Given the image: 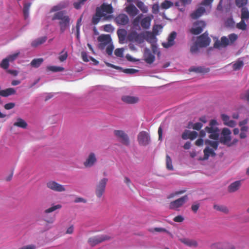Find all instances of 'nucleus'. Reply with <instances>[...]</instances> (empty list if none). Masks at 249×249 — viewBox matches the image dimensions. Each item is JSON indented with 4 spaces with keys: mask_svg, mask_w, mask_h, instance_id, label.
I'll use <instances>...</instances> for the list:
<instances>
[{
    "mask_svg": "<svg viewBox=\"0 0 249 249\" xmlns=\"http://www.w3.org/2000/svg\"><path fill=\"white\" fill-rule=\"evenodd\" d=\"M218 123L215 120H212L209 123V125L206 126L204 130H202L199 132L200 137H204L206 133L210 134L209 136L211 139L217 140L219 136V129L217 127Z\"/></svg>",
    "mask_w": 249,
    "mask_h": 249,
    "instance_id": "obj_1",
    "label": "nucleus"
},
{
    "mask_svg": "<svg viewBox=\"0 0 249 249\" xmlns=\"http://www.w3.org/2000/svg\"><path fill=\"white\" fill-rule=\"evenodd\" d=\"M53 20H60L59 24L61 33H63L69 27L70 18L66 15L65 11H58L55 13L52 18Z\"/></svg>",
    "mask_w": 249,
    "mask_h": 249,
    "instance_id": "obj_2",
    "label": "nucleus"
},
{
    "mask_svg": "<svg viewBox=\"0 0 249 249\" xmlns=\"http://www.w3.org/2000/svg\"><path fill=\"white\" fill-rule=\"evenodd\" d=\"M231 130L226 127H224L222 129L221 132V137L219 139V142L225 145H227L228 146H231V144H229L231 140Z\"/></svg>",
    "mask_w": 249,
    "mask_h": 249,
    "instance_id": "obj_3",
    "label": "nucleus"
},
{
    "mask_svg": "<svg viewBox=\"0 0 249 249\" xmlns=\"http://www.w3.org/2000/svg\"><path fill=\"white\" fill-rule=\"evenodd\" d=\"M145 39L144 33L138 34L135 31H132L128 34L127 39L130 42H135L141 44Z\"/></svg>",
    "mask_w": 249,
    "mask_h": 249,
    "instance_id": "obj_4",
    "label": "nucleus"
},
{
    "mask_svg": "<svg viewBox=\"0 0 249 249\" xmlns=\"http://www.w3.org/2000/svg\"><path fill=\"white\" fill-rule=\"evenodd\" d=\"M108 181L107 178H103L98 182L95 188V195L98 198H101L105 192L106 187Z\"/></svg>",
    "mask_w": 249,
    "mask_h": 249,
    "instance_id": "obj_5",
    "label": "nucleus"
},
{
    "mask_svg": "<svg viewBox=\"0 0 249 249\" xmlns=\"http://www.w3.org/2000/svg\"><path fill=\"white\" fill-rule=\"evenodd\" d=\"M110 239L111 237L107 235H97L89 238L88 240V243L91 247H94L99 243Z\"/></svg>",
    "mask_w": 249,
    "mask_h": 249,
    "instance_id": "obj_6",
    "label": "nucleus"
},
{
    "mask_svg": "<svg viewBox=\"0 0 249 249\" xmlns=\"http://www.w3.org/2000/svg\"><path fill=\"white\" fill-rule=\"evenodd\" d=\"M188 200L187 195H185L174 201L170 203L169 208L170 209L177 210L183 206L184 204Z\"/></svg>",
    "mask_w": 249,
    "mask_h": 249,
    "instance_id": "obj_7",
    "label": "nucleus"
},
{
    "mask_svg": "<svg viewBox=\"0 0 249 249\" xmlns=\"http://www.w3.org/2000/svg\"><path fill=\"white\" fill-rule=\"evenodd\" d=\"M114 134L123 144L125 145H128L129 144V137L124 131L115 130L114 131Z\"/></svg>",
    "mask_w": 249,
    "mask_h": 249,
    "instance_id": "obj_8",
    "label": "nucleus"
},
{
    "mask_svg": "<svg viewBox=\"0 0 249 249\" xmlns=\"http://www.w3.org/2000/svg\"><path fill=\"white\" fill-rule=\"evenodd\" d=\"M138 141L139 144L141 145H148L150 142L149 134L146 131H141L138 135Z\"/></svg>",
    "mask_w": 249,
    "mask_h": 249,
    "instance_id": "obj_9",
    "label": "nucleus"
},
{
    "mask_svg": "<svg viewBox=\"0 0 249 249\" xmlns=\"http://www.w3.org/2000/svg\"><path fill=\"white\" fill-rule=\"evenodd\" d=\"M194 28L190 29V32L193 35H197L202 32L206 26V23L202 20L197 21L194 23Z\"/></svg>",
    "mask_w": 249,
    "mask_h": 249,
    "instance_id": "obj_10",
    "label": "nucleus"
},
{
    "mask_svg": "<svg viewBox=\"0 0 249 249\" xmlns=\"http://www.w3.org/2000/svg\"><path fill=\"white\" fill-rule=\"evenodd\" d=\"M102 18H103L104 20H107L112 18H113V16L102 14L99 11L96 9L95 14L93 16L92 18V23L94 25L97 24Z\"/></svg>",
    "mask_w": 249,
    "mask_h": 249,
    "instance_id": "obj_11",
    "label": "nucleus"
},
{
    "mask_svg": "<svg viewBox=\"0 0 249 249\" xmlns=\"http://www.w3.org/2000/svg\"><path fill=\"white\" fill-rule=\"evenodd\" d=\"M211 39L206 32L200 35L197 38V43L200 47H205L209 45Z\"/></svg>",
    "mask_w": 249,
    "mask_h": 249,
    "instance_id": "obj_12",
    "label": "nucleus"
},
{
    "mask_svg": "<svg viewBox=\"0 0 249 249\" xmlns=\"http://www.w3.org/2000/svg\"><path fill=\"white\" fill-rule=\"evenodd\" d=\"M48 188L54 191L61 192L65 191V187L54 181H50L46 184Z\"/></svg>",
    "mask_w": 249,
    "mask_h": 249,
    "instance_id": "obj_13",
    "label": "nucleus"
},
{
    "mask_svg": "<svg viewBox=\"0 0 249 249\" xmlns=\"http://www.w3.org/2000/svg\"><path fill=\"white\" fill-rule=\"evenodd\" d=\"M97 160L95 153L91 152L89 153L83 164L86 168L92 167L97 162Z\"/></svg>",
    "mask_w": 249,
    "mask_h": 249,
    "instance_id": "obj_14",
    "label": "nucleus"
},
{
    "mask_svg": "<svg viewBox=\"0 0 249 249\" xmlns=\"http://www.w3.org/2000/svg\"><path fill=\"white\" fill-rule=\"evenodd\" d=\"M102 14H111L113 12V8L111 4H107L105 3H103L100 7L96 8Z\"/></svg>",
    "mask_w": 249,
    "mask_h": 249,
    "instance_id": "obj_15",
    "label": "nucleus"
},
{
    "mask_svg": "<svg viewBox=\"0 0 249 249\" xmlns=\"http://www.w3.org/2000/svg\"><path fill=\"white\" fill-rule=\"evenodd\" d=\"M115 21L118 25H125L129 22L128 16L124 14H121L118 15L115 18Z\"/></svg>",
    "mask_w": 249,
    "mask_h": 249,
    "instance_id": "obj_16",
    "label": "nucleus"
},
{
    "mask_svg": "<svg viewBox=\"0 0 249 249\" xmlns=\"http://www.w3.org/2000/svg\"><path fill=\"white\" fill-rule=\"evenodd\" d=\"M229 39L226 36H222L220 40H216L213 45L215 48L220 49L227 46L229 44Z\"/></svg>",
    "mask_w": 249,
    "mask_h": 249,
    "instance_id": "obj_17",
    "label": "nucleus"
},
{
    "mask_svg": "<svg viewBox=\"0 0 249 249\" xmlns=\"http://www.w3.org/2000/svg\"><path fill=\"white\" fill-rule=\"evenodd\" d=\"M198 136V133L196 131H190L185 130L181 135V138L183 140L190 139L195 140Z\"/></svg>",
    "mask_w": 249,
    "mask_h": 249,
    "instance_id": "obj_18",
    "label": "nucleus"
},
{
    "mask_svg": "<svg viewBox=\"0 0 249 249\" xmlns=\"http://www.w3.org/2000/svg\"><path fill=\"white\" fill-rule=\"evenodd\" d=\"M122 100L127 104H134L139 101V98L137 96L124 95L122 97Z\"/></svg>",
    "mask_w": 249,
    "mask_h": 249,
    "instance_id": "obj_19",
    "label": "nucleus"
},
{
    "mask_svg": "<svg viewBox=\"0 0 249 249\" xmlns=\"http://www.w3.org/2000/svg\"><path fill=\"white\" fill-rule=\"evenodd\" d=\"M144 60L146 63L151 64L154 62L155 57L149 50H146L144 53Z\"/></svg>",
    "mask_w": 249,
    "mask_h": 249,
    "instance_id": "obj_20",
    "label": "nucleus"
},
{
    "mask_svg": "<svg viewBox=\"0 0 249 249\" xmlns=\"http://www.w3.org/2000/svg\"><path fill=\"white\" fill-rule=\"evenodd\" d=\"M221 118L224 122V124L231 127H233L236 125V122L233 120H230V117L225 114L221 115Z\"/></svg>",
    "mask_w": 249,
    "mask_h": 249,
    "instance_id": "obj_21",
    "label": "nucleus"
},
{
    "mask_svg": "<svg viewBox=\"0 0 249 249\" xmlns=\"http://www.w3.org/2000/svg\"><path fill=\"white\" fill-rule=\"evenodd\" d=\"M176 32H172L168 37L167 42L162 43L163 47L167 48L173 46L174 44V40L176 38Z\"/></svg>",
    "mask_w": 249,
    "mask_h": 249,
    "instance_id": "obj_22",
    "label": "nucleus"
},
{
    "mask_svg": "<svg viewBox=\"0 0 249 249\" xmlns=\"http://www.w3.org/2000/svg\"><path fill=\"white\" fill-rule=\"evenodd\" d=\"M206 11L203 7H198L196 11L191 14V17L194 19H196L201 17Z\"/></svg>",
    "mask_w": 249,
    "mask_h": 249,
    "instance_id": "obj_23",
    "label": "nucleus"
},
{
    "mask_svg": "<svg viewBox=\"0 0 249 249\" xmlns=\"http://www.w3.org/2000/svg\"><path fill=\"white\" fill-rule=\"evenodd\" d=\"M117 35L119 38V42L123 44L125 40L127 32L124 29H120L117 30Z\"/></svg>",
    "mask_w": 249,
    "mask_h": 249,
    "instance_id": "obj_24",
    "label": "nucleus"
},
{
    "mask_svg": "<svg viewBox=\"0 0 249 249\" xmlns=\"http://www.w3.org/2000/svg\"><path fill=\"white\" fill-rule=\"evenodd\" d=\"M179 241L186 246L190 247H196L198 245L197 242L196 240L193 239H190L188 238H184L180 239Z\"/></svg>",
    "mask_w": 249,
    "mask_h": 249,
    "instance_id": "obj_25",
    "label": "nucleus"
},
{
    "mask_svg": "<svg viewBox=\"0 0 249 249\" xmlns=\"http://www.w3.org/2000/svg\"><path fill=\"white\" fill-rule=\"evenodd\" d=\"M69 5L68 1H62L58 3L57 5L53 6L50 10V12L52 13L54 12L58 11L62 9L67 7Z\"/></svg>",
    "mask_w": 249,
    "mask_h": 249,
    "instance_id": "obj_26",
    "label": "nucleus"
},
{
    "mask_svg": "<svg viewBox=\"0 0 249 249\" xmlns=\"http://www.w3.org/2000/svg\"><path fill=\"white\" fill-rule=\"evenodd\" d=\"M126 11L131 17L136 16L139 12L137 8L133 4H130L126 7Z\"/></svg>",
    "mask_w": 249,
    "mask_h": 249,
    "instance_id": "obj_27",
    "label": "nucleus"
},
{
    "mask_svg": "<svg viewBox=\"0 0 249 249\" xmlns=\"http://www.w3.org/2000/svg\"><path fill=\"white\" fill-rule=\"evenodd\" d=\"M152 18V16H151V17L150 16H147L142 19L141 24L143 29H148L149 28Z\"/></svg>",
    "mask_w": 249,
    "mask_h": 249,
    "instance_id": "obj_28",
    "label": "nucleus"
},
{
    "mask_svg": "<svg viewBox=\"0 0 249 249\" xmlns=\"http://www.w3.org/2000/svg\"><path fill=\"white\" fill-rule=\"evenodd\" d=\"M241 185V181L238 180L231 183L228 187V191L232 193L238 190Z\"/></svg>",
    "mask_w": 249,
    "mask_h": 249,
    "instance_id": "obj_29",
    "label": "nucleus"
},
{
    "mask_svg": "<svg viewBox=\"0 0 249 249\" xmlns=\"http://www.w3.org/2000/svg\"><path fill=\"white\" fill-rule=\"evenodd\" d=\"M46 36H43L38 38L32 42L31 45L33 47H36L44 43L46 41Z\"/></svg>",
    "mask_w": 249,
    "mask_h": 249,
    "instance_id": "obj_30",
    "label": "nucleus"
},
{
    "mask_svg": "<svg viewBox=\"0 0 249 249\" xmlns=\"http://www.w3.org/2000/svg\"><path fill=\"white\" fill-rule=\"evenodd\" d=\"M204 160H208L210 156L214 157L216 155L214 151L209 147H206L204 150Z\"/></svg>",
    "mask_w": 249,
    "mask_h": 249,
    "instance_id": "obj_31",
    "label": "nucleus"
},
{
    "mask_svg": "<svg viewBox=\"0 0 249 249\" xmlns=\"http://www.w3.org/2000/svg\"><path fill=\"white\" fill-rule=\"evenodd\" d=\"M44 59L42 58H35L32 60L30 65L35 68H38L43 63Z\"/></svg>",
    "mask_w": 249,
    "mask_h": 249,
    "instance_id": "obj_32",
    "label": "nucleus"
},
{
    "mask_svg": "<svg viewBox=\"0 0 249 249\" xmlns=\"http://www.w3.org/2000/svg\"><path fill=\"white\" fill-rule=\"evenodd\" d=\"M27 123L21 118H18L17 121L14 124V125L22 128H26L27 126Z\"/></svg>",
    "mask_w": 249,
    "mask_h": 249,
    "instance_id": "obj_33",
    "label": "nucleus"
},
{
    "mask_svg": "<svg viewBox=\"0 0 249 249\" xmlns=\"http://www.w3.org/2000/svg\"><path fill=\"white\" fill-rule=\"evenodd\" d=\"M213 208L216 211L221 212L225 214H228L229 212L228 208L224 205H214Z\"/></svg>",
    "mask_w": 249,
    "mask_h": 249,
    "instance_id": "obj_34",
    "label": "nucleus"
},
{
    "mask_svg": "<svg viewBox=\"0 0 249 249\" xmlns=\"http://www.w3.org/2000/svg\"><path fill=\"white\" fill-rule=\"evenodd\" d=\"M243 61L239 59L232 64V69L234 71H236L240 70L243 67Z\"/></svg>",
    "mask_w": 249,
    "mask_h": 249,
    "instance_id": "obj_35",
    "label": "nucleus"
},
{
    "mask_svg": "<svg viewBox=\"0 0 249 249\" xmlns=\"http://www.w3.org/2000/svg\"><path fill=\"white\" fill-rule=\"evenodd\" d=\"M31 5V2L25 3L24 4L23 12V14H24V17L25 19L29 17V10H30Z\"/></svg>",
    "mask_w": 249,
    "mask_h": 249,
    "instance_id": "obj_36",
    "label": "nucleus"
},
{
    "mask_svg": "<svg viewBox=\"0 0 249 249\" xmlns=\"http://www.w3.org/2000/svg\"><path fill=\"white\" fill-rule=\"evenodd\" d=\"M203 126V124L201 123H196L193 124L192 123H189L188 124V128H192L193 129L196 130H199Z\"/></svg>",
    "mask_w": 249,
    "mask_h": 249,
    "instance_id": "obj_37",
    "label": "nucleus"
},
{
    "mask_svg": "<svg viewBox=\"0 0 249 249\" xmlns=\"http://www.w3.org/2000/svg\"><path fill=\"white\" fill-rule=\"evenodd\" d=\"M241 18L243 20L249 18V11L247 8H242Z\"/></svg>",
    "mask_w": 249,
    "mask_h": 249,
    "instance_id": "obj_38",
    "label": "nucleus"
},
{
    "mask_svg": "<svg viewBox=\"0 0 249 249\" xmlns=\"http://www.w3.org/2000/svg\"><path fill=\"white\" fill-rule=\"evenodd\" d=\"M136 5L138 8L144 13L148 12V7L141 1H138L136 3Z\"/></svg>",
    "mask_w": 249,
    "mask_h": 249,
    "instance_id": "obj_39",
    "label": "nucleus"
},
{
    "mask_svg": "<svg viewBox=\"0 0 249 249\" xmlns=\"http://www.w3.org/2000/svg\"><path fill=\"white\" fill-rule=\"evenodd\" d=\"M166 166L169 170L173 171L174 170L172 160L168 155L166 156Z\"/></svg>",
    "mask_w": 249,
    "mask_h": 249,
    "instance_id": "obj_40",
    "label": "nucleus"
},
{
    "mask_svg": "<svg viewBox=\"0 0 249 249\" xmlns=\"http://www.w3.org/2000/svg\"><path fill=\"white\" fill-rule=\"evenodd\" d=\"M191 71H193L199 73H207L209 72L210 69L209 68H205L200 67L192 68L191 69Z\"/></svg>",
    "mask_w": 249,
    "mask_h": 249,
    "instance_id": "obj_41",
    "label": "nucleus"
},
{
    "mask_svg": "<svg viewBox=\"0 0 249 249\" xmlns=\"http://www.w3.org/2000/svg\"><path fill=\"white\" fill-rule=\"evenodd\" d=\"M98 40L101 42H104L105 44H107L110 40L109 35H101L99 36Z\"/></svg>",
    "mask_w": 249,
    "mask_h": 249,
    "instance_id": "obj_42",
    "label": "nucleus"
},
{
    "mask_svg": "<svg viewBox=\"0 0 249 249\" xmlns=\"http://www.w3.org/2000/svg\"><path fill=\"white\" fill-rule=\"evenodd\" d=\"M62 208V205L60 204H57L56 205L52 206L50 208L47 209L45 210L44 212L46 213H52L57 209H60Z\"/></svg>",
    "mask_w": 249,
    "mask_h": 249,
    "instance_id": "obj_43",
    "label": "nucleus"
},
{
    "mask_svg": "<svg viewBox=\"0 0 249 249\" xmlns=\"http://www.w3.org/2000/svg\"><path fill=\"white\" fill-rule=\"evenodd\" d=\"M82 19V17L81 16L77 21L76 26V37L78 39H79L80 36V27L81 25V21Z\"/></svg>",
    "mask_w": 249,
    "mask_h": 249,
    "instance_id": "obj_44",
    "label": "nucleus"
},
{
    "mask_svg": "<svg viewBox=\"0 0 249 249\" xmlns=\"http://www.w3.org/2000/svg\"><path fill=\"white\" fill-rule=\"evenodd\" d=\"M19 54H20V52H16V53H14L13 54L8 55L6 58L7 59H8V61L9 62H13L18 58Z\"/></svg>",
    "mask_w": 249,
    "mask_h": 249,
    "instance_id": "obj_45",
    "label": "nucleus"
},
{
    "mask_svg": "<svg viewBox=\"0 0 249 249\" xmlns=\"http://www.w3.org/2000/svg\"><path fill=\"white\" fill-rule=\"evenodd\" d=\"M219 142L212 141L209 140H207L205 141V143L213 147L214 149V150H216L219 144Z\"/></svg>",
    "mask_w": 249,
    "mask_h": 249,
    "instance_id": "obj_46",
    "label": "nucleus"
},
{
    "mask_svg": "<svg viewBox=\"0 0 249 249\" xmlns=\"http://www.w3.org/2000/svg\"><path fill=\"white\" fill-rule=\"evenodd\" d=\"M9 66V62L8 61V59L6 58L3 59L0 63V67L4 70H7Z\"/></svg>",
    "mask_w": 249,
    "mask_h": 249,
    "instance_id": "obj_47",
    "label": "nucleus"
},
{
    "mask_svg": "<svg viewBox=\"0 0 249 249\" xmlns=\"http://www.w3.org/2000/svg\"><path fill=\"white\" fill-rule=\"evenodd\" d=\"M248 0H235V4L239 8H243L247 4Z\"/></svg>",
    "mask_w": 249,
    "mask_h": 249,
    "instance_id": "obj_48",
    "label": "nucleus"
},
{
    "mask_svg": "<svg viewBox=\"0 0 249 249\" xmlns=\"http://www.w3.org/2000/svg\"><path fill=\"white\" fill-rule=\"evenodd\" d=\"M173 5V3L171 1L165 0L161 4L162 9H167Z\"/></svg>",
    "mask_w": 249,
    "mask_h": 249,
    "instance_id": "obj_49",
    "label": "nucleus"
},
{
    "mask_svg": "<svg viewBox=\"0 0 249 249\" xmlns=\"http://www.w3.org/2000/svg\"><path fill=\"white\" fill-rule=\"evenodd\" d=\"M47 69L50 71L53 72L61 71L64 70V68L61 67L56 66H49L47 67Z\"/></svg>",
    "mask_w": 249,
    "mask_h": 249,
    "instance_id": "obj_50",
    "label": "nucleus"
},
{
    "mask_svg": "<svg viewBox=\"0 0 249 249\" xmlns=\"http://www.w3.org/2000/svg\"><path fill=\"white\" fill-rule=\"evenodd\" d=\"M236 27L239 29L245 30L247 28V25L245 22V20L241 19V21L237 24Z\"/></svg>",
    "mask_w": 249,
    "mask_h": 249,
    "instance_id": "obj_51",
    "label": "nucleus"
},
{
    "mask_svg": "<svg viewBox=\"0 0 249 249\" xmlns=\"http://www.w3.org/2000/svg\"><path fill=\"white\" fill-rule=\"evenodd\" d=\"M87 0H77L76 2L73 3V6L76 9H79L81 8V5Z\"/></svg>",
    "mask_w": 249,
    "mask_h": 249,
    "instance_id": "obj_52",
    "label": "nucleus"
},
{
    "mask_svg": "<svg viewBox=\"0 0 249 249\" xmlns=\"http://www.w3.org/2000/svg\"><path fill=\"white\" fill-rule=\"evenodd\" d=\"M192 0H179V1L176 2L175 5L176 6L179 7L181 3L182 5L185 6L186 5L190 4Z\"/></svg>",
    "mask_w": 249,
    "mask_h": 249,
    "instance_id": "obj_53",
    "label": "nucleus"
},
{
    "mask_svg": "<svg viewBox=\"0 0 249 249\" xmlns=\"http://www.w3.org/2000/svg\"><path fill=\"white\" fill-rule=\"evenodd\" d=\"M124 51V48H117L114 51L115 55L119 57H123V53Z\"/></svg>",
    "mask_w": 249,
    "mask_h": 249,
    "instance_id": "obj_54",
    "label": "nucleus"
},
{
    "mask_svg": "<svg viewBox=\"0 0 249 249\" xmlns=\"http://www.w3.org/2000/svg\"><path fill=\"white\" fill-rule=\"evenodd\" d=\"M67 57H68L67 52H64V51L63 50L61 52L60 55L59 56L58 58H59V60L61 62H63L67 59Z\"/></svg>",
    "mask_w": 249,
    "mask_h": 249,
    "instance_id": "obj_55",
    "label": "nucleus"
},
{
    "mask_svg": "<svg viewBox=\"0 0 249 249\" xmlns=\"http://www.w3.org/2000/svg\"><path fill=\"white\" fill-rule=\"evenodd\" d=\"M186 192V190H185V189L182 190H180L179 191H176L173 193L170 194V195L168 196V198H173V197H175V196L182 194L185 193Z\"/></svg>",
    "mask_w": 249,
    "mask_h": 249,
    "instance_id": "obj_56",
    "label": "nucleus"
},
{
    "mask_svg": "<svg viewBox=\"0 0 249 249\" xmlns=\"http://www.w3.org/2000/svg\"><path fill=\"white\" fill-rule=\"evenodd\" d=\"M114 49L113 44H111L108 45L106 48V53L108 55H111Z\"/></svg>",
    "mask_w": 249,
    "mask_h": 249,
    "instance_id": "obj_57",
    "label": "nucleus"
},
{
    "mask_svg": "<svg viewBox=\"0 0 249 249\" xmlns=\"http://www.w3.org/2000/svg\"><path fill=\"white\" fill-rule=\"evenodd\" d=\"M145 36V39H146V40H152L154 39L155 38V36L154 35L150 32H146L144 34Z\"/></svg>",
    "mask_w": 249,
    "mask_h": 249,
    "instance_id": "obj_58",
    "label": "nucleus"
},
{
    "mask_svg": "<svg viewBox=\"0 0 249 249\" xmlns=\"http://www.w3.org/2000/svg\"><path fill=\"white\" fill-rule=\"evenodd\" d=\"M237 35L235 34H231L229 35V42H230L231 43H233L234 41H235L237 39Z\"/></svg>",
    "mask_w": 249,
    "mask_h": 249,
    "instance_id": "obj_59",
    "label": "nucleus"
},
{
    "mask_svg": "<svg viewBox=\"0 0 249 249\" xmlns=\"http://www.w3.org/2000/svg\"><path fill=\"white\" fill-rule=\"evenodd\" d=\"M123 71L125 73L133 74L137 72L138 70L134 69L129 68L124 69Z\"/></svg>",
    "mask_w": 249,
    "mask_h": 249,
    "instance_id": "obj_60",
    "label": "nucleus"
},
{
    "mask_svg": "<svg viewBox=\"0 0 249 249\" xmlns=\"http://www.w3.org/2000/svg\"><path fill=\"white\" fill-rule=\"evenodd\" d=\"M104 31L107 32H112L113 31V28L111 24H106L104 26Z\"/></svg>",
    "mask_w": 249,
    "mask_h": 249,
    "instance_id": "obj_61",
    "label": "nucleus"
},
{
    "mask_svg": "<svg viewBox=\"0 0 249 249\" xmlns=\"http://www.w3.org/2000/svg\"><path fill=\"white\" fill-rule=\"evenodd\" d=\"M198 46H199L196 42L195 44H194L193 45H192L191 46V49H190L191 52L192 53H196L198 50Z\"/></svg>",
    "mask_w": 249,
    "mask_h": 249,
    "instance_id": "obj_62",
    "label": "nucleus"
},
{
    "mask_svg": "<svg viewBox=\"0 0 249 249\" xmlns=\"http://www.w3.org/2000/svg\"><path fill=\"white\" fill-rule=\"evenodd\" d=\"M173 220L176 222H182L184 220V218L181 215H178L174 218Z\"/></svg>",
    "mask_w": 249,
    "mask_h": 249,
    "instance_id": "obj_63",
    "label": "nucleus"
},
{
    "mask_svg": "<svg viewBox=\"0 0 249 249\" xmlns=\"http://www.w3.org/2000/svg\"><path fill=\"white\" fill-rule=\"evenodd\" d=\"M36 247L34 245H29L27 246H24L22 248H20L18 249H36Z\"/></svg>",
    "mask_w": 249,
    "mask_h": 249,
    "instance_id": "obj_64",
    "label": "nucleus"
}]
</instances>
